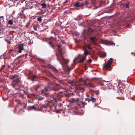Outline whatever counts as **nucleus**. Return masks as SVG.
Segmentation results:
<instances>
[{
	"label": "nucleus",
	"mask_w": 135,
	"mask_h": 135,
	"mask_svg": "<svg viewBox=\"0 0 135 135\" xmlns=\"http://www.w3.org/2000/svg\"><path fill=\"white\" fill-rule=\"evenodd\" d=\"M47 91V89L45 88L44 90H42L41 94H44L46 97H48V98H50V99L51 100H54L55 101H56L57 100L59 99V97L58 94H57L55 95H51L49 93H46L45 92Z\"/></svg>",
	"instance_id": "obj_1"
},
{
	"label": "nucleus",
	"mask_w": 135,
	"mask_h": 135,
	"mask_svg": "<svg viewBox=\"0 0 135 135\" xmlns=\"http://www.w3.org/2000/svg\"><path fill=\"white\" fill-rule=\"evenodd\" d=\"M58 49V52L57 53H56V55L57 57V60L60 61L61 60H63L64 58L62 56V49L61 48V46L60 45H57Z\"/></svg>",
	"instance_id": "obj_2"
},
{
	"label": "nucleus",
	"mask_w": 135,
	"mask_h": 135,
	"mask_svg": "<svg viewBox=\"0 0 135 135\" xmlns=\"http://www.w3.org/2000/svg\"><path fill=\"white\" fill-rule=\"evenodd\" d=\"M86 57V56H84L82 55L80 57H75L74 60L73 61L75 63V61H76L77 62L83 63L84 61L85 60Z\"/></svg>",
	"instance_id": "obj_3"
},
{
	"label": "nucleus",
	"mask_w": 135,
	"mask_h": 135,
	"mask_svg": "<svg viewBox=\"0 0 135 135\" xmlns=\"http://www.w3.org/2000/svg\"><path fill=\"white\" fill-rule=\"evenodd\" d=\"M89 2L87 0H86L84 3H81L80 2H77L74 4V6L76 7H83L87 6Z\"/></svg>",
	"instance_id": "obj_4"
},
{
	"label": "nucleus",
	"mask_w": 135,
	"mask_h": 135,
	"mask_svg": "<svg viewBox=\"0 0 135 135\" xmlns=\"http://www.w3.org/2000/svg\"><path fill=\"white\" fill-rule=\"evenodd\" d=\"M113 59L112 58H110L108 61L107 63L105 64L104 65V68L107 69L109 71H110V65L112 62Z\"/></svg>",
	"instance_id": "obj_5"
},
{
	"label": "nucleus",
	"mask_w": 135,
	"mask_h": 135,
	"mask_svg": "<svg viewBox=\"0 0 135 135\" xmlns=\"http://www.w3.org/2000/svg\"><path fill=\"white\" fill-rule=\"evenodd\" d=\"M51 84L53 85V88L51 90L54 91H57L60 88V85L59 84H57L54 82H51Z\"/></svg>",
	"instance_id": "obj_6"
},
{
	"label": "nucleus",
	"mask_w": 135,
	"mask_h": 135,
	"mask_svg": "<svg viewBox=\"0 0 135 135\" xmlns=\"http://www.w3.org/2000/svg\"><path fill=\"white\" fill-rule=\"evenodd\" d=\"M100 43L102 44H104L105 45H115L114 43L111 41H109L107 40H102L100 41Z\"/></svg>",
	"instance_id": "obj_7"
},
{
	"label": "nucleus",
	"mask_w": 135,
	"mask_h": 135,
	"mask_svg": "<svg viewBox=\"0 0 135 135\" xmlns=\"http://www.w3.org/2000/svg\"><path fill=\"white\" fill-rule=\"evenodd\" d=\"M55 40V38H53L52 37H51L49 39V41L47 42L50 46L53 48L56 46L54 41V40Z\"/></svg>",
	"instance_id": "obj_8"
},
{
	"label": "nucleus",
	"mask_w": 135,
	"mask_h": 135,
	"mask_svg": "<svg viewBox=\"0 0 135 135\" xmlns=\"http://www.w3.org/2000/svg\"><path fill=\"white\" fill-rule=\"evenodd\" d=\"M46 67L48 68L49 69H51L55 73H58V71L57 69L50 64H48Z\"/></svg>",
	"instance_id": "obj_9"
},
{
	"label": "nucleus",
	"mask_w": 135,
	"mask_h": 135,
	"mask_svg": "<svg viewBox=\"0 0 135 135\" xmlns=\"http://www.w3.org/2000/svg\"><path fill=\"white\" fill-rule=\"evenodd\" d=\"M24 46V45L23 44H21L19 45V46L18 47V52L19 53H21L22 51L23 50Z\"/></svg>",
	"instance_id": "obj_10"
},
{
	"label": "nucleus",
	"mask_w": 135,
	"mask_h": 135,
	"mask_svg": "<svg viewBox=\"0 0 135 135\" xmlns=\"http://www.w3.org/2000/svg\"><path fill=\"white\" fill-rule=\"evenodd\" d=\"M90 39L91 43L93 44L94 45H95L96 44L95 40L96 39V37L95 36H93L92 37H90Z\"/></svg>",
	"instance_id": "obj_11"
},
{
	"label": "nucleus",
	"mask_w": 135,
	"mask_h": 135,
	"mask_svg": "<svg viewBox=\"0 0 135 135\" xmlns=\"http://www.w3.org/2000/svg\"><path fill=\"white\" fill-rule=\"evenodd\" d=\"M90 101H91L93 103H95L96 101V98L94 94L91 95L90 97Z\"/></svg>",
	"instance_id": "obj_12"
},
{
	"label": "nucleus",
	"mask_w": 135,
	"mask_h": 135,
	"mask_svg": "<svg viewBox=\"0 0 135 135\" xmlns=\"http://www.w3.org/2000/svg\"><path fill=\"white\" fill-rule=\"evenodd\" d=\"M26 91L23 90H20L19 92V95H20L21 97H23L24 94H26Z\"/></svg>",
	"instance_id": "obj_13"
},
{
	"label": "nucleus",
	"mask_w": 135,
	"mask_h": 135,
	"mask_svg": "<svg viewBox=\"0 0 135 135\" xmlns=\"http://www.w3.org/2000/svg\"><path fill=\"white\" fill-rule=\"evenodd\" d=\"M26 94L27 96V97L28 98H31L32 97V96L34 97H36L37 95L35 94L31 93L30 94H28V93H26Z\"/></svg>",
	"instance_id": "obj_14"
},
{
	"label": "nucleus",
	"mask_w": 135,
	"mask_h": 135,
	"mask_svg": "<svg viewBox=\"0 0 135 135\" xmlns=\"http://www.w3.org/2000/svg\"><path fill=\"white\" fill-rule=\"evenodd\" d=\"M105 1H100L99 2V4L98 6H96L95 7V9L97 8L98 7H100L101 6V5H102L105 2Z\"/></svg>",
	"instance_id": "obj_15"
},
{
	"label": "nucleus",
	"mask_w": 135,
	"mask_h": 135,
	"mask_svg": "<svg viewBox=\"0 0 135 135\" xmlns=\"http://www.w3.org/2000/svg\"><path fill=\"white\" fill-rule=\"evenodd\" d=\"M40 86L39 85H36L33 86V89L36 91H37V90L39 89Z\"/></svg>",
	"instance_id": "obj_16"
},
{
	"label": "nucleus",
	"mask_w": 135,
	"mask_h": 135,
	"mask_svg": "<svg viewBox=\"0 0 135 135\" xmlns=\"http://www.w3.org/2000/svg\"><path fill=\"white\" fill-rule=\"evenodd\" d=\"M28 110L32 109L35 110H37L36 108L34 105L28 106Z\"/></svg>",
	"instance_id": "obj_17"
},
{
	"label": "nucleus",
	"mask_w": 135,
	"mask_h": 135,
	"mask_svg": "<svg viewBox=\"0 0 135 135\" xmlns=\"http://www.w3.org/2000/svg\"><path fill=\"white\" fill-rule=\"evenodd\" d=\"M36 77V75H33L32 77L29 76L28 77V79H30L31 81H33L35 80L34 79Z\"/></svg>",
	"instance_id": "obj_18"
},
{
	"label": "nucleus",
	"mask_w": 135,
	"mask_h": 135,
	"mask_svg": "<svg viewBox=\"0 0 135 135\" xmlns=\"http://www.w3.org/2000/svg\"><path fill=\"white\" fill-rule=\"evenodd\" d=\"M36 23L35 25L34 24L33 25V28L36 31L37 30V27L39 25L37 22H36Z\"/></svg>",
	"instance_id": "obj_19"
},
{
	"label": "nucleus",
	"mask_w": 135,
	"mask_h": 135,
	"mask_svg": "<svg viewBox=\"0 0 135 135\" xmlns=\"http://www.w3.org/2000/svg\"><path fill=\"white\" fill-rule=\"evenodd\" d=\"M81 104L82 105V106H81V104H79V106H80V107H83L85 105H86L87 103L84 102H81Z\"/></svg>",
	"instance_id": "obj_20"
},
{
	"label": "nucleus",
	"mask_w": 135,
	"mask_h": 135,
	"mask_svg": "<svg viewBox=\"0 0 135 135\" xmlns=\"http://www.w3.org/2000/svg\"><path fill=\"white\" fill-rule=\"evenodd\" d=\"M86 86L88 88H93L95 87V86L92 84L89 83H88V85H87Z\"/></svg>",
	"instance_id": "obj_21"
},
{
	"label": "nucleus",
	"mask_w": 135,
	"mask_h": 135,
	"mask_svg": "<svg viewBox=\"0 0 135 135\" xmlns=\"http://www.w3.org/2000/svg\"><path fill=\"white\" fill-rule=\"evenodd\" d=\"M89 53V51L87 50L86 49H85L84 50V52L83 55L84 54L85 56H86L88 55Z\"/></svg>",
	"instance_id": "obj_22"
},
{
	"label": "nucleus",
	"mask_w": 135,
	"mask_h": 135,
	"mask_svg": "<svg viewBox=\"0 0 135 135\" xmlns=\"http://www.w3.org/2000/svg\"><path fill=\"white\" fill-rule=\"evenodd\" d=\"M79 100V99L77 98V99H75L74 98H73L71 99V102L72 103H74V102H77Z\"/></svg>",
	"instance_id": "obj_23"
},
{
	"label": "nucleus",
	"mask_w": 135,
	"mask_h": 135,
	"mask_svg": "<svg viewBox=\"0 0 135 135\" xmlns=\"http://www.w3.org/2000/svg\"><path fill=\"white\" fill-rule=\"evenodd\" d=\"M91 4L94 6L97 4V2L96 0H92L91 1Z\"/></svg>",
	"instance_id": "obj_24"
},
{
	"label": "nucleus",
	"mask_w": 135,
	"mask_h": 135,
	"mask_svg": "<svg viewBox=\"0 0 135 135\" xmlns=\"http://www.w3.org/2000/svg\"><path fill=\"white\" fill-rule=\"evenodd\" d=\"M106 54L105 52H104L102 53L100 55V56L101 57L104 58L106 56Z\"/></svg>",
	"instance_id": "obj_25"
},
{
	"label": "nucleus",
	"mask_w": 135,
	"mask_h": 135,
	"mask_svg": "<svg viewBox=\"0 0 135 135\" xmlns=\"http://www.w3.org/2000/svg\"><path fill=\"white\" fill-rule=\"evenodd\" d=\"M41 6L43 8H45L46 7V5L45 3H44L41 4Z\"/></svg>",
	"instance_id": "obj_26"
},
{
	"label": "nucleus",
	"mask_w": 135,
	"mask_h": 135,
	"mask_svg": "<svg viewBox=\"0 0 135 135\" xmlns=\"http://www.w3.org/2000/svg\"><path fill=\"white\" fill-rule=\"evenodd\" d=\"M8 23L10 25H12L13 24V21L12 20H11L8 21Z\"/></svg>",
	"instance_id": "obj_27"
},
{
	"label": "nucleus",
	"mask_w": 135,
	"mask_h": 135,
	"mask_svg": "<svg viewBox=\"0 0 135 135\" xmlns=\"http://www.w3.org/2000/svg\"><path fill=\"white\" fill-rule=\"evenodd\" d=\"M83 82L84 84V86H86L88 85V83H87L86 80H83Z\"/></svg>",
	"instance_id": "obj_28"
},
{
	"label": "nucleus",
	"mask_w": 135,
	"mask_h": 135,
	"mask_svg": "<svg viewBox=\"0 0 135 135\" xmlns=\"http://www.w3.org/2000/svg\"><path fill=\"white\" fill-rule=\"evenodd\" d=\"M4 18H2V19H1V18H0V24H4Z\"/></svg>",
	"instance_id": "obj_29"
},
{
	"label": "nucleus",
	"mask_w": 135,
	"mask_h": 135,
	"mask_svg": "<svg viewBox=\"0 0 135 135\" xmlns=\"http://www.w3.org/2000/svg\"><path fill=\"white\" fill-rule=\"evenodd\" d=\"M42 16H40L37 18V20L38 21H41L42 20Z\"/></svg>",
	"instance_id": "obj_30"
},
{
	"label": "nucleus",
	"mask_w": 135,
	"mask_h": 135,
	"mask_svg": "<svg viewBox=\"0 0 135 135\" xmlns=\"http://www.w3.org/2000/svg\"><path fill=\"white\" fill-rule=\"evenodd\" d=\"M129 3H128V4H124V6L126 8H128L129 7Z\"/></svg>",
	"instance_id": "obj_31"
},
{
	"label": "nucleus",
	"mask_w": 135,
	"mask_h": 135,
	"mask_svg": "<svg viewBox=\"0 0 135 135\" xmlns=\"http://www.w3.org/2000/svg\"><path fill=\"white\" fill-rule=\"evenodd\" d=\"M85 99L86 100L88 101V102H89L90 101V98H85Z\"/></svg>",
	"instance_id": "obj_32"
},
{
	"label": "nucleus",
	"mask_w": 135,
	"mask_h": 135,
	"mask_svg": "<svg viewBox=\"0 0 135 135\" xmlns=\"http://www.w3.org/2000/svg\"><path fill=\"white\" fill-rule=\"evenodd\" d=\"M17 76V75H14L12 76L11 77V78L12 79H14L15 78H16Z\"/></svg>",
	"instance_id": "obj_33"
},
{
	"label": "nucleus",
	"mask_w": 135,
	"mask_h": 135,
	"mask_svg": "<svg viewBox=\"0 0 135 135\" xmlns=\"http://www.w3.org/2000/svg\"><path fill=\"white\" fill-rule=\"evenodd\" d=\"M86 47H87L89 49H91V48L90 47V45H88L86 46Z\"/></svg>",
	"instance_id": "obj_34"
},
{
	"label": "nucleus",
	"mask_w": 135,
	"mask_h": 135,
	"mask_svg": "<svg viewBox=\"0 0 135 135\" xmlns=\"http://www.w3.org/2000/svg\"><path fill=\"white\" fill-rule=\"evenodd\" d=\"M72 69V68H68V72H69L70 70H71Z\"/></svg>",
	"instance_id": "obj_35"
},
{
	"label": "nucleus",
	"mask_w": 135,
	"mask_h": 135,
	"mask_svg": "<svg viewBox=\"0 0 135 135\" xmlns=\"http://www.w3.org/2000/svg\"><path fill=\"white\" fill-rule=\"evenodd\" d=\"M49 74L50 75H49V76H50L51 77H52L53 76V75H52V74L51 73H49Z\"/></svg>",
	"instance_id": "obj_36"
},
{
	"label": "nucleus",
	"mask_w": 135,
	"mask_h": 135,
	"mask_svg": "<svg viewBox=\"0 0 135 135\" xmlns=\"http://www.w3.org/2000/svg\"><path fill=\"white\" fill-rule=\"evenodd\" d=\"M83 80L82 78H81L79 79V81L80 82H81V81H83Z\"/></svg>",
	"instance_id": "obj_37"
},
{
	"label": "nucleus",
	"mask_w": 135,
	"mask_h": 135,
	"mask_svg": "<svg viewBox=\"0 0 135 135\" xmlns=\"http://www.w3.org/2000/svg\"><path fill=\"white\" fill-rule=\"evenodd\" d=\"M88 61L90 63H91L92 62V60L90 59H89Z\"/></svg>",
	"instance_id": "obj_38"
},
{
	"label": "nucleus",
	"mask_w": 135,
	"mask_h": 135,
	"mask_svg": "<svg viewBox=\"0 0 135 135\" xmlns=\"http://www.w3.org/2000/svg\"><path fill=\"white\" fill-rule=\"evenodd\" d=\"M6 41L9 44H10L11 43V42L9 41H8L7 40H6Z\"/></svg>",
	"instance_id": "obj_39"
},
{
	"label": "nucleus",
	"mask_w": 135,
	"mask_h": 135,
	"mask_svg": "<svg viewBox=\"0 0 135 135\" xmlns=\"http://www.w3.org/2000/svg\"><path fill=\"white\" fill-rule=\"evenodd\" d=\"M89 31H90L91 32H92L93 31V30L92 29L90 30H89Z\"/></svg>",
	"instance_id": "obj_40"
},
{
	"label": "nucleus",
	"mask_w": 135,
	"mask_h": 135,
	"mask_svg": "<svg viewBox=\"0 0 135 135\" xmlns=\"http://www.w3.org/2000/svg\"><path fill=\"white\" fill-rule=\"evenodd\" d=\"M14 111H16V107H15L14 109Z\"/></svg>",
	"instance_id": "obj_41"
},
{
	"label": "nucleus",
	"mask_w": 135,
	"mask_h": 135,
	"mask_svg": "<svg viewBox=\"0 0 135 135\" xmlns=\"http://www.w3.org/2000/svg\"><path fill=\"white\" fill-rule=\"evenodd\" d=\"M62 104L61 103L59 105L60 107H61L62 106Z\"/></svg>",
	"instance_id": "obj_42"
},
{
	"label": "nucleus",
	"mask_w": 135,
	"mask_h": 135,
	"mask_svg": "<svg viewBox=\"0 0 135 135\" xmlns=\"http://www.w3.org/2000/svg\"><path fill=\"white\" fill-rule=\"evenodd\" d=\"M4 17L3 16H0V18H2V19Z\"/></svg>",
	"instance_id": "obj_43"
},
{
	"label": "nucleus",
	"mask_w": 135,
	"mask_h": 135,
	"mask_svg": "<svg viewBox=\"0 0 135 135\" xmlns=\"http://www.w3.org/2000/svg\"><path fill=\"white\" fill-rule=\"evenodd\" d=\"M28 102L30 103L31 102V101L29 99L28 100Z\"/></svg>",
	"instance_id": "obj_44"
},
{
	"label": "nucleus",
	"mask_w": 135,
	"mask_h": 135,
	"mask_svg": "<svg viewBox=\"0 0 135 135\" xmlns=\"http://www.w3.org/2000/svg\"><path fill=\"white\" fill-rule=\"evenodd\" d=\"M82 90H83L82 91L83 92L84 91V88H83L82 89Z\"/></svg>",
	"instance_id": "obj_45"
},
{
	"label": "nucleus",
	"mask_w": 135,
	"mask_h": 135,
	"mask_svg": "<svg viewBox=\"0 0 135 135\" xmlns=\"http://www.w3.org/2000/svg\"><path fill=\"white\" fill-rule=\"evenodd\" d=\"M43 23H42V24H41V25L42 26H43Z\"/></svg>",
	"instance_id": "obj_46"
},
{
	"label": "nucleus",
	"mask_w": 135,
	"mask_h": 135,
	"mask_svg": "<svg viewBox=\"0 0 135 135\" xmlns=\"http://www.w3.org/2000/svg\"><path fill=\"white\" fill-rule=\"evenodd\" d=\"M87 97H90V96H89V95H87Z\"/></svg>",
	"instance_id": "obj_47"
},
{
	"label": "nucleus",
	"mask_w": 135,
	"mask_h": 135,
	"mask_svg": "<svg viewBox=\"0 0 135 135\" xmlns=\"http://www.w3.org/2000/svg\"><path fill=\"white\" fill-rule=\"evenodd\" d=\"M79 34L78 33H77L75 35H78Z\"/></svg>",
	"instance_id": "obj_48"
},
{
	"label": "nucleus",
	"mask_w": 135,
	"mask_h": 135,
	"mask_svg": "<svg viewBox=\"0 0 135 135\" xmlns=\"http://www.w3.org/2000/svg\"><path fill=\"white\" fill-rule=\"evenodd\" d=\"M27 55V54H25V55L26 56Z\"/></svg>",
	"instance_id": "obj_49"
},
{
	"label": "nucleus",
	"mask_w": 135,
	"mask_h": 135,
	"mask_svg": "<svg viewBox=\"0 0 135 135\" xmlns=\"http://www.w3.org/2000/svg\"><path fill=\"white\" fill-rule=\"evenodd\" d=\"M95 93H96V94H97V93L96 92H95Z\"/></svg>",
	"instance_id": "obj_50"
},
{
	"label": "nucleus",
	"mask_w": 135,
	"mask_h": 135,
	"mask_svg": "<svg viewBox=\"0 0 135 135\" xmlns=\"http://www.w3.org/2000/svg\"><path fill=\"white\" fill-rule=\"evenodd\" d=\"M69 83H71V82H69Z\"/></svg>",
	"instance_id": "obj_51"
}]
</instances>
